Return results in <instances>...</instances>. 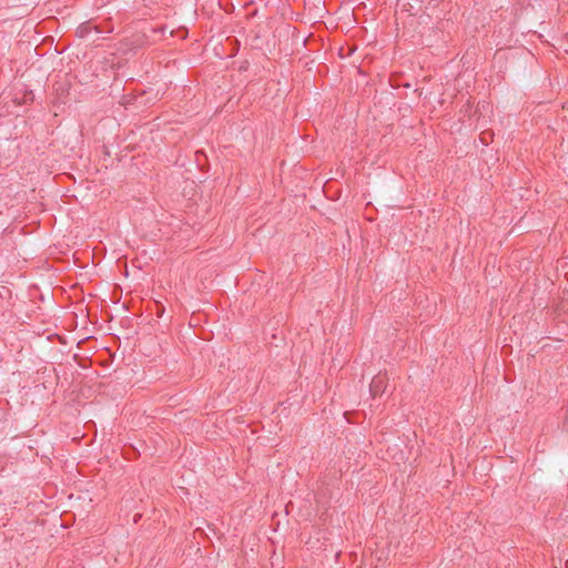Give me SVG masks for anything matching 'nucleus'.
Listing matches in <instances>:
<instances>
[{
  "label": "nucleus",
  "instance_id": "obj_2",
  "mask_svg": "<svg viewBox=\"0 0 568 568\" xmlns=\"http://www.w3.org/2000/svg\"><path fill=\"white\" fill-rule=\"evenodd\" d=\"M487 135H488L487 132L483 133V136L480 138L481 142H485L487 140V138H488Z\"/></svg>",
  "mask_w": 568,
  "mask_h": 568
},
{
  "label": "nucleus",
  "instance_id": "obj_1",
  "mask_svg": "<svg viewBox=\"0 0 568 568\" xmlns=\"http://www.w3.org/2000/svg\"><path fill=\"white\" fill-rule=\"evenodd\" d=\"M386 379L384 376H375L371 383V393L373 396H377L385 390Z\"/></svg>",
  "mask_w": 568,
  "mask_h": 568
}]
</instances>
